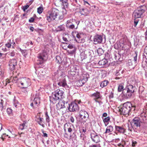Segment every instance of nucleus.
<instances>
[{"label":"nucleus","mask_w":147,"mask_h":147,"mask_svg":"<svg viewBox=\"0 0 147 147\" xmlns=\"http://www.w3.org/2000/svg\"><path fill=\"white\" fill-rule=\"evenodd\" d=\"M136 90L135 86L128 83L123 91V95L126 98H129Z\"/></svg>","instance_id":"obj_1"},{"label":"nucleus","mask_w":147,"mask_h":147,"mask_svg":"<svg viewBox=\"0 0 147 147\" xmlns=\"http://www.w3.org/2000/svg\"><path fill=\"white\" fill-rule=\"evenodd\" d=\"M132 104L130 102H127L124 103L122 107L119 109L121 114L123 115H128V113L131 110V108Z\"/></svg>","instance_id":"obj_2"},{"label":"nucleus","mask_w":147,"mask_h":147,"mask_svg":"<svg viewBox=\"0 0 147 147\" xmlns=\"http://www.w3.org/2000/svg\"><path fill=\"white\" fill-rule=\"evenodd\" d=\"M141 119L138 117H135L131 121V125L136 128H144L145 126L146 122Z\"/></svg>","instance_id":"obj_3"},{"label":"nucleus","mask_w":147,"mask_h":147,"mask_svg":"<svg viewBox=\"0 0 147 147\" xmlns=\"http://www.w3.org/2000/svg\"><path fill=\"white\" fill-rule=\"evenodd\" d=\"M68 40L65 38V50H66L68 54L73 55L75 54L76 49L75 46L69 42H67Z\"/></svg>","instance_id":"obj_4"},{"label":"nucleus","mask_w":147,"mask_h":147,"mask_svg":"<svg viewBox=\"0 0 147 147\" xmlns=\"http://www.w3.org/2000/svg\"><path fill=\"white\" fill-rule=\"evenodd\" d=\"M64 92L61 90L59 89L57 90L55 92V93L53 94L51 97L50 98V101L53 102V100H57L59 99H63L64 98Z\"/></svg>","instance_id":"obj_5"},{"label":"nucleus","mask_w":147,"mask_h":147,"mask_svg":"<svg viewBox=\"0 0 147 147\" xmlns=\"http://www.w3.org/2000/svg\"><path fill=\"white\" fill-rule=\"evenodd\" d=\"M19 84H20L21 88H28L31 85L30 80L26 77L21 78H19Z\"/></svg>","instance_id":"obj_6"},{"label":"nucleus","mask_w":147,"mask_h":147,"mask_svg":"<svg viewBox=\"0 0 147 147\" xmlns=\"http://www.w3.org/2000/svg\"><path fill=\"white\" fill-rule=\"evenodd\" d=\"M59 11L57 9L54 8L52 9L51 13L49 16L47 17V20L50 22L55 20L58 16Z\"/></svg>","instance_id":"obj_7"},{"label":"nucleus","mask_w":147,"mask_h":147,"mask_svg":"<svg viewBox=\"0 0 147 147\" xmlns=\"http://www.w3.org/2000/svg\"><path fill=\"white\" fill-rule=\"evenodd\" d=\"M144 6H142L135 10L133 14V16L135 18H139L141 17V15L144 12Z\"/></svg>","instance_id":"obj_8"},{"label":"nucleus","mask_w":147,"mask_h":147,"mask_svg":"<svg viewBox=\"0 0 147 147\" xmlns=\"http://www.w3.org/2000/svg\"><path fill=\"white\" fill-rule=\"evenodd\" d=\"M34 98L33 102L30 104V106L32 107H36L40 103V94L38 92H37L35 96H33Z\"/></svg>","instance_id":"obj_9"},{"label":"nucleus","mask_w":147,"mask_h":147,"mask_svg":"<svg viewBox=\"0 0 147 147\" xmlns=\"http://www.w3.org/2000/svg\"><path fill=\"white\" fill-rule=\"evenodd\" d=\"M38 60H37V64L40 65L42 64L44 61L46 60L47 58V53L45 52L44 51L42 53L40 54L38 56Z\"/></svg>","instance_id":"obj_10"},{"label":"nucleus","mask_w":147,"mask_h":147,"mask_svg":"<svg viewBox=\"0 0 147 147\" xmlns=\"http://www.w3.org/2000/svg\"><path fill=\"white\" fill-rule=\"evenodd\" d=\"M78 102H72L70 104H68L67 108L70 111L74 112L79 109V107L77 103L78 102V104H80L81 101H78Z\"/></svg>","instance_id":"obj_11"},{"label":"nucleus","mask_w":147,"mask_h":147,"mask_svg":"<svg viewBox=\"0 0 147 147\" xmlns=\"http://www.w3.org/2000/svg\"><path fill=\"white\" fill-rule=\"evenodd\" d=\"M90 138L92 141L95 143H98L100 141V137L95 132L91 133Z\"/></svg>","instance_id":"obj_12"},{"label":"nucleus","mask_w":147,"mask_h":147,"mask_svg":"<svg viewBox=\"0 0 147 147\" xmlns=\"http://www.w3.org/2000/svg\"><path fill=\"white\" fill-rule=\"evenodd\" d=\"M102 40V37L100 35L97 34L94 36L93 41L94 44L101 43Z\"/></svg>","instance_id":"obj_13"},{"label":"nucleus","mask_w":147,"mask_h":147,"mask_svg":"<svg viewBox=\"0 0 147 147\" xmlns=\"http://www.w3.org/2000/svg\"><path fill=\"white\" fill-rule=\"evenodd\" d=\"M17 65V61L16 59H13L9 60V68L11 70H13Z\"/></svg>","instance_id":"obj_14"},{"label":"nucleus","mask_w":147,"mask_h":147,"mask_svg":"<svg viewBox=\"0 0 147 147\" xmlns=\"http://www.w3.org/2000/svg\"><path fill=\"white\" fill-rule=\"evenodd\" d=\"M79 68L78 67H73L69 71H68V74L72 76H74L75 75H79Z\"/></svg>","instance_id":"obj_15"},{"label":"nucleus","mask_w":147,"mask_h":147,"mask_svg":"<svg viewBox=\"0 0 147 147\" xmlns=\"http://www.w3.org/2000/svg\"><path fill=\"white\" fill-rule=\"evenodd\" d=\"M88 80V77L84 74L77 82V84L79 86H82Z\"/></svg>","instance_id":"obj_16"},{"label":"nucleus","mask_w":147,"mask_h":147,"mask_svg":"<svg viewBox=\"0 0 147 147\" xmlns=\"http://www.w3.org/2000/svg\"><path fill=\"white\" fill-rule=\"evenodd\" d=\"M79 115L82 119H86L88 118L89 115L88 113L84 110H81L79 112Z\"/></svg>","instance_id":"obj_17"},{"label":"nucleus","mask_w":147,"mask_h":147,"mask_svg":"<svg viewBox=\"0 0 147 147\" xmlns=\"http://www.w3.org/2000/svg\"><path fill=\"white\" fill-rule=\"evenodd\" d=\"M115 129L116 131L121 133L124 134L126 132V129L123 126L115 125Z\"/></svg>","instance_id":"obj_18"},{"label":"nucleus","mask_w":147,"mask_h":147,"mask_svg":"<svg viewBox=\"0 0 147 147\" xmlns=\"http://www.w3.org/2000/svg\"><path fill=\"white\" fill-rule=\"evenodd\" d=\"M35 121H37L38 124L44 127V119L42 118L38 117L36 118L35 119Z\"/></svg>","instance_id":"obj_19"},{"label":"nucleus","mask_w":147,"mask_h":147,"mask_svg":"<svg viewBox=\"0 0 147 147\" xmlns=\"http://www.w3.org/2000/svg\"><path fill=\"white\" fill-rule=\"evenodd\" d=\"M92 96L94 97L96 99L95 100V101L96 102H98V101L96 99L100 98L101 97V96L100 95V92H96L92 94Z\"/></svg>","instance_id":"obj_20"},{"label":"nucleus","mask_w":147,"mask_h":147,"mask_svg":"<svg viewBox=\"0 0 147 147\" xmlns=\"http://www.w3.org/2000/svg\"><path fill=\"white\" fill-rule=\"evenodd\" d=\"M20 104L18 100L14 99L13 101V107L14 108L17 109L20 107Z\"/></svg>","instance_id":"obj_21"},{"label":"nucleus","mask_w":147,"mask_h":147,"mask_svg":"<svg viewBox=\"0 0 147 147\" xmlns=\"http://www.w3.org/2000/svg\"><path fill=\"white\" fill-rule=\"evenodd\" d=\"M109 83V82L108 80H105L101 82L100 86L102 88H103L106 86Z\"/></svg>","instance_id":"obj_22"},{"label":"nucleus","mask_w":147,"mask_h":147,"mask_svg":"<svg viewBox=\"0 0 147 147\" xmlns=\"http://www.w3.org/2000/svg\"><path fill=\"white\" fill-rule=\"evenodd\" d=\"M113 127L111 125H109L107 127L105 133L106 134L111 132L113 131Z\"/></svg>","instance_id":"obj_23"},{"label":"nucleus","mask_w":147,"mask_h":147,"mask_svg":"<svg viewBox=\"0 0 147 147\" xmlns=\"http://www.w3.org/2000/svg\"><path fill=\"white\" fill-rule=\"evenodd\" d=\"M124 84L123 83L120 84L118 87V91L119 92L122 91V93L123 94V91L124 90Z\"/></svg>","instance_id":"obj_24"},{"label":"nucleus","mask_w":147,"mask_h":147,"mask_svg":"<svg viewBox=\"0 0 147 147\" xmlns=\"http://www.w3.org/2000/svg\"><path fill=\"white\" fill-rule=\"evenodd\" d=\"M103 121L105 126H107L109 124V122L110 120V117H107L104 119L102 118Z\"/></svg>","instance_id":"obj_25"},{"label":"nucleus","mask_w":147,"mask_h":147,"mask_svg":"<svg viewBox=\"0 0 147 147\" xmlns=\"http://www.w3.org/2000/svg\"><path fill=\"white\" fill-rule=\"evenodd\" d=\"M11 78H12L11 81L12 82L14 83H18L19 84V78L18 79L17 76L13 77H11Z\"/></svg>","instance_id":"obj_26"},{"label":"nucleus","mask_w":147,"mask_h":147,"mask_svg":"<svg viewBox=\"0 0 147 147\" xmlns=\"http://www.w3.org/2000/svg\"><path fill=\"white\" fill-rule=\"evenodd\" d=\"M21 88L22 89V92L24 93L25 94H27L28 93V92L29 91V88Z\"/></svg>","instance_id":"obj_27"},{"label":"nucleus","mask_w":147,"mask_h":147,"mask_svg":"<svg viewBox=\"0 0 147 147\" xmlns=\"http://www.w3.org/2000/svg\"><path fill=\"white\" fill-rule=\"evenodd\" d=\"M113 55L115 60H119L120 57V55L117 52L114 53Z\"/></svg>","instance_id":"obj_28"},{"label":"nucleus","mask_w":147,"mask_h":147,"mask_svg":"<svg viewBox=\"0 0 147 147\" xmlns=\"http://www.w3.org/2000/svg\"><path fill=\"white\" fill-rule=\"evenodd\" d=\"M26 123H23L20 124L19 126V128L21 130L24 129L26 128Z\"/></svg>","instance_id":"obj_29"},{"label":"nucleus","mask_w":147,"mask_h":147,"mask_svg":"<svg viewBox=\"0 0 147 147\" xmlns=\"http://www.w3.org/2000/svg\"><path fill=\"white\" fill-rule=\"evenodd\" d=\"M97 52L99 56H100L104 53L103 50L100 48H99L97 50Z\"/></svg>","instance_id":"obj_30"},{"label":"nucleus","mask_w":147,"mask_h":147,"mask_svg":"<svg viewBox=\"0 0 147 147\" xmlns=\"http://www.w3.org/2000/svg\"><path fill=\"white\" fill-rule=\"evenodd\" d=\"M134 61L135 63H137V55L138 52L137 51H135V53L134 54Z\"/></svg>","instance_id":"obj_31"},{"label":"nucleus","mask_w":147,"mask_h":147,"mask_svg":"<svg viewBox=\"0 0 147 147\" xmlns=\"http://www.w3.org/2000/svg\"><path fill=\"white\" fill-rule=\"evenodd\" d=\"M87 11L86 9L82 8L80 9V13L81 15H86V11Z\"/></svg>","instance_id":"obj_32"},{"label":"nucleus","mask_w":147,"mask_h":147,"mask_svg":"<svg viewBox=\"0 0 147 147\" xmlns=\"http://www.w3.org/2000/svg\"><path fill=\"white\" fill-rule=\"evenodd\" d=\"M7 112L9 115H12V110L10 108H8L7 110Z\"/></svg>","instance_id":"obj_33"},{"label":"nucleus","mask_w":147,"mask_h":147,"mask_svg":"<svg viewBox=\"0 0 147 147\" xmlns=\"http://www.w3.org/2000/svg\"><path fill=\"white\" fill-rule=\"evenodd\" d=\"M58 85L60 86H62L63 87H64V80H63L62 81H61L58 83Z\"/></svg>","instance_id":"obj_34"},{"label":"nucleus","mask_w":147,"mask_h":147,"mask_svg":"<svg viewBox=\"0 0 147 147\" xmlns=\"http://www.w3.org/2000/svg\"><path fill=\"white\" fill-rule=\"evenodd\" d=\"M105 59H103L102 60L99 61L98 62V64L99 65H103L106 63V62H105Z\"/></svg>","instance_id":"obj_35"},{"label":"nucleus","mask_w":147,"mask_h":147,"mask_svg":"<svg viewBox=\"0 0 147 147\" xmlns=\"http://www.w3.org/2000/svg\"><path fill=\"white\" fill-rule=\"evenodd\" d=\"M64 29L63 25H61L58 26L57 28V30L59 31L63 30Z\"/></svg>","instance_id":"obj_36"},{"label":"nucleus","mask_w":147,"mask_h":147,"mask_svg":"<svg viewBox=\"0 0 147 147\" xmlns=\"http://www.w3.org/2000/svg\"><path fill=\"white\" fill-rule=\"evenodd\" d=\"M43 8L42 7H39L37 9V12L39 14L41 13L43 11Z\"/></svg>","instance_id":"obj_37"},{"label":"nucleus","mask_w":147,"mask_h":147,"mask_svg":"<svg viewBox=\"0 0 147 147\" xmlns=\"http://www.w3.org/2000/svg\"><path fill=\"white\" fill-rule=\"evenodd\" d=\"M57 1L61 5L63 6L62 7L63 9L64 8V6L63 0H57Z\"/></svg>","instance_id":"obj_38"},{"label":"nucleus","mask_w":147,"mask_h":147,"mask_svg":"<svg viewBox=\"0 0 147 147\" xmlns=\"http://www.w3.org/2000/svg\"><path fill=\"white\" fill-rule=\"evenodd\" d=\"M11 40H9V41L8 42L5 44V46L6 47H7L8 48H9L11 47Z\"/></svg>","instance_id":"obj_39"},{"label":"nucleus","mask_w":147,"mask_h":147,"mask_svg":"<svg viewBox=\"0 0 147 147\" xmlns=\"http://www.w3.org/2000/svg\"><path fill=\"white\" fill-rule=\"evenodd\" d=\"M59 104L61 105V108H64V102L63 101L60 100L59 102Z\"/></svg>","instance_id":"obj_40"},{"label":"nucleus","mask_w":147,"mask_h":147,"mask_svg":"<svg viewBox=\"0 0 147 147\" xmlns=\"http://www.w3.org/2000/svg\"><path fill=\"white\" fill-rule=\"evenodd\" d=\"M46 117V120L47 122L49 123L50 121L49 117V116L47 113H46L45 114Z\"/></svg>","instance_id":"obj_41"},{"label":"nucleus","mask_w":147,"mask_h":147,"mask_svg":"<svg viewBox=\"0 0 147 147\" xmlns=\"http://www.w3.org/2000/svg\"><path fill=\"white\" fill-rule=\"evenodd\" d=\"M66 26L67 27L71 29H73L75 28L74 25L72 24L71 25H69L68 24H66Z\"/></svg>","instance_id":"obj_42"},{"label":"nucleus","mask_w":147,"mask_h":147,"mask_svg":"<svg viewBox=\"0 0 147 147\" xmlns=\"http://www.w3.org/2000/svg\"><path fill=\"white\" fill-rule=\"evenodd\" d=\"M140 119H141V120L142 121H145V120H146V116H143L142 115Z\"/></svg>","instance_id":"obj_43"},{"label":"nucleus","mask_w":147,"mask_h":147,"mask_svg":"<svg viewBox=\"0 0 147 147\" xmlns=\"http://www.w3.org/2000/svg\"><path fill=\"white\" fill-rule=\"evenodd\" d=\"M8 55L9 56L11 57H13L15 56V53L13 51H12L9 53Z\"/></svg>","instance_id":"obj_44"},{"label":"nucleus","mask_w":147,"mask_h":147,"mask_svg":"<svg viewBox=\"0 0 147 147\" xmlns=\"http://www.w3.org/2000/svg\"><path fill=\"white\" fill-rule=\"evenodd\" d=\"M67 0H65V8H66L67 9H69L68 3L67 2Z\"/></svg>","instance_id":"obj_45"},{"label":"nucleus","mask_w":147,"mask_h":147,"mask_svg":"<svg viewBox=\"0 0 147 147\" xmlns=\"http://www.w3.org/2000/svg\"><path fill=\"white\" fill-rule=\"evenodd\" d=\"M138 21H139V20L137 19V20H136V19L134 20V27H136L137 25V24L138 22Z\"/></svg>","instance_id":"obj_46"},{"label":"nucleus","mask_w":147,"mask_h":147,"mask_svg":"<svg viewBox=\"0 0 147 147\" xmlns=\"http://www.w3.org/2000/svg\"><path fill=\"white\" fill-rule=\"evenodd\" d=\"M29 7V5H26L23 7V9L24 11H26V10L28 7Z\"/></svg>","instance_id":"obj_47"},{"label":"nucleus","mask_w":147,"mask_h":147,"mask_svg":"<svg viewBox=\"0 0 147 147\" xmlns=\"http://www.w3.org/2000/svg\"><path fill=\"white\" fill-rule=\"evenodd\" d=\"M72 20H68L67 22V24H68L69 25H71L72 24Z\"/></svg>","instance_id":"obj_48"},{"label":"nucleus","mask_w":147,"mask_h":147,"mask_svg":"<svg viewBox=\"0 0 147 147\" xmlns=\"http://www.w3.org/2000/svg\"><path fill=\"white\" fill-rule=\"evenodd\" d=\"M82 0L84 2V4L86 5V6H88L90 5V4L87 1H85V0Z\"/></svg>","instance_id":"obj_49"},{"label":"nucleus","mask_w":147,"mask_h":147,"mask_svg":"<svg viewBox=\"0 0 147 147\" xmlns=\"http://www.w3.org/2000/svg\"><path fill=\"white\" fill-rule=\"evenodd\" d=\"M34 20V19L32 17L30 18L29 20V22L30 23L33 22Z\"/></svg>","instance_id":"obj_50"},{"label":"nucleus","mask_w":147,"mask_h":147,"mask_svg":"<svg viewBox=\"0 0 147 147\" xmlns=\"http://www.w3.org/2000/svg\"><path fill=\"white\" fill-rule=\"evenodd\" d=\"M2 101L3 100H1V102H0V107L1 108V110H2L3 108Z\"/></svg>","instance_id":"obj_51"},{"label":"nucleus","mask_w":147,"mask_h":147,"mask_svg":"<svg viewBox=\"0 0 147 147\" xmlns=\"http://www.w3.org/2000/svg\"><path fill=\"white\" fill-rule=\"evenodd\" d=\"M109 97L110 98H113V93L112 92H111L110 95L109 96Z\"/></svg>","instance_id":"obj_52"},{"label":"nucleus","mask_w":147,"mask_h":147,"mask_svg":"<svg viewBox=\"0 0 147 147\" xmlns=\"http://www.w3.org/2000/svg\"><path fill=\"white\" fill-rule=\"evenodd\" d=\"M137 142L136 141H132V146H135V144H136Z\"/></svg>","instance_id":"obj_53"},{"label":"nucleus","mask_w":147,"mask_h":147,"mask_svg":"<svg viewBox=\"0 0 147 147\" xmlns=\"http://www.w3.org/2000/svg\"><path fill=\"white\" fill-rule=\"evenodd\" d=\"M89 147H98V145L97 144H92Z\"/></svg>","instance_id":"obj_54"},{"label":"nucleus","mask_w":147,"mask_h":147,"mask_svg":"<svg viewBox=\"0 0 147 147\" xmlns=\"http://www.w3.org/2000/svg\"><path fill=\"white\" fill-rule=\"evenodd\" d=\"M107 113H104L103 114L102 116V119L103 118H102L103 117H107Z\"/></svg>","instance_id":"obj_55"},{"label":"nucleus","mask_w":147,"mask_h":147,"mask_svg":"<svg viewBox=\"0 0 147 147\" xmlns=\"http://www.w3.org/2000/svg\"><path fill=\"white\" fill-rule=\"evenodd\" d=\"M11 45H12V47L13 48H14V46L16 45L15 43L14 42H13V40H12V42H11Z\"/></svg>","instance_id":"obj_56"},{"label":"nucleus","mask_w":147,"mask_h":147,"mask_svg":"<svg viewBox=\"0 0 147 147\" xmlns=\"http://www.w3.org/2000/svg\"><path fill=\"white\" fill-rule=\"evenodd\" d=\"M70 119L71 122L73 123L74 122V118L72 117H71L70 118Z\"/></svg>","instance_id":"obj_57"},{"label":"nucleus","mask_w":147,"mask_h":147,"mask_svg":"<svg viewBox=\"0 0 147 147\" xmlns=\"http://www.w3.org/2000/svg\"><path fill=\"white\" fill-rule=\"evenodd\" d=\"M64 123V120L63 119H61V120L60 121L59 123L62 125V124H63Z\"/></svg>","instance_id":"obj_58"},{"label":"nucleus","mask_w":147,"mask_h":147,"mask_svg":"<svg viewBox=\"0 0 147 147\" xmlns=\"http://www.w3.org/2000/svg\"><path fill=\"white\" fill-rule=\"evenodd\" d=\"M42 133H43V136L44 137H47V134L46 133H44V131H42Z\"/></svg>","instance_id":"obj_59"},{"label":"nucleus","mask_w":147,"mask_h":147,"mask_svg":"<svg viewBox=\"0 0 147 147\" xmlns=\"http://www.w3.org/2000/svg\"><path fill=\"white\" fill-rule=\"evenodd\" d=\"M12 78H10V79H9V80H7L6 82V85H5L4 86H5V85L7 84V83H9L10 82H11V80L12 79Z\"/></svg>","instance_id":"obj_60"},{"label":"nucleus","mask_w":147,"mask_h":147,"mask_svg":"<svg viewBox=\"0 0 147 147\" xmlns=\"http://www.w3.org/2000/svg\"><path fill=\"white\" fill-rule=\"evenodd\" d=\"M144 52L147 55V46L145 47L144 49Z\"/></svg>","instance_id":"obj_61"},{"label":"nucleus","mask_w":147,"mask_h":147,"mask_svg":"<svg viewBox=\"0 0 147 147\" xmlns=\"http://www.w3.org/2000/svg\"><path fill=\"white\" fill-rule=\"evenodd\" d=\"M27 43H28V45H29V44H30L31 45H33V43L31 41H28L27 42Z\"/></svg>","instance_id":"obj_62"},{"label":"nucleus","mask_w":147,"mask_h":147,"mask_svg":"<svg viewBox=\"0 0 147 147\" xmlns=\"http://www.w3.org/2000/svg\"><path fill=\"white\" fill-rule=\"evenodd\" d=\"M76 37L78 39H80V36L79 34H76Z\"/></svg>","instance_id":"obj_63"},{"label":"nucleus","mask_w":147,"mask_h":147,"mask_svg":"<svg viewBox=\"0 0 147 147\" xmlns=\"http://www.w3.org/2000/svg\"><path fill=\"white\" fill-rule=\"evenodd\" d=\"M30 30L32 31H33L34 30V28L32 27H30Z\"/></svg>","instance_id":"obj_64"}]
</instances>
